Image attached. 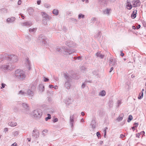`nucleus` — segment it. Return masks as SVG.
<instances>
[{
    "label": "nucleus",
    "mask_w": 146,
    "mask_h": 146,
    "mask_svg": "<svg viewBox=\"0 0 146 146\" xmlns=\"http://www.w3.org/2000/svg\"><path fill=\"white\" fill-rule=\"evenodd\" d=\"M145 132L144 131H142L140 132V134L143 135H144L145 134Z\"/></svg>",
    "instance_id": "nucleus-60"
},
{
    "label": "nucleus",
    "mask_w": 146,
    "mask_h": 146,
    "mask_svg": "<svg viewBox=\"0 0 146 146\" xmlns=\"http://www.w3.org/2000/svg\"><path fill=\"white\" fill-rule=\"evenodd\" d=\"M49 87L50 88H54L53 86L52 85H49Z\"/></svg>",
    "instance_id": "nucleus-63"
},
{
    "label": "nucleus",
    "mask_w": 146,
    "mask_h": 146,
    "mask_svg": "<svg viewBox=\"0 0 146 146\" xmlns=\"http://www.w3.org/2000/svg\"><path fill=\"white\" fill-rule=\"evenodd\" d=\"M8 56V54H3L0 55V62L2 61L3 60H7Z\"/></svg>",
    "instance_id": "nucleus-14"
},
{
    "label": "nucleus",
    "mask_w": 146,
    "mask_h": 146,
    "mask_svg": "<svg viewBox=\"0 0 146 146\" xmlns=\"http://www.w3.org/2000/svg\"><path fill=\"white\" fill-rule=\"evenodd\" d=\"M49 80L48 78H46L44 77V82H47Z\"/></svg>",
    "instance_id": "nucleus-45"
},
{
    "label": "nucleus",
    "mask_w": 146,
    "mask_h": 146,
    "mask_svg": "<svg viewBox=\"0 0 146 146\" xmlns=\"http://www.w3.org/2000/svg\"><path fill=\"white\" fill-rule=\"evenodd\" d=\"M74 114H73L72 115H71L70 116V122L72 127L73 126L74 122Z\"/></svg>",
    "instance_id": "nucleus-20"
},
{
    "label": "nucleus",
    "mask_w": 146,
    "mask_h": 146,
    "mask_svg": "<svg viewBox=\"0 0 146 146\" xmlns=\"http://www.w3.org/2000/svg\"><path fill=\"white\" fill-rule=\"evenodd\" d=\"M108 0H99V3L100 5L104 6L107 5Z\"/></svg>",
    "instance_id": "nucleus-13"
},
{
    "label": "nucleus",
    "mask_w": 146,
    "mask_h": 146,
    "mask_svg": "<svg viewBox=\"0 0 146 146\" xmlns=\"http://www.w3.org/2000/svg\"><path fill=\"white\" fill-rule=\"evenodd\" d=\"M21 24L23 26H29L32 25V23L31 22L29 21L21 23Z\"/></svg>",
    "instance_id": "nucleus-17"
},
{
    "label": "nucleus",
    "mask_w": 146,
    "mask_h": 146,
    "mask_svg": "<svg viewBox=\"0 0 146 146\" xmlns=\"http://www.w3.org/2000/svg\"><path fill=\"white\" fill-rule=\"evenodd\" d=\"M92 126V127L93 128H95L96 127V124H92L91 125Z\"/></svg>",
    "instance_id": "nucleus-47"
},
{
    "label": "nucleus",
    "mask_w": 146,
    "mask_h": 146,
    "mask_svg": "<svg viewBox=\"0 0 146 146\" xmlns=\"http://www.w3.org/2000/svg\"><path fill=\"white\" fill-rule=\"evenodd\" d=\"M96 124V121L95 120H92L91 121V125H92V124Z\"/></svg>",
    "instance_id": "nucleus-48"
},
{
    "label": "nucleus",
    "mask_w": 146,
    "mask_h": 146,
    "mask_svg": "<svg viewBox=\"0 0 146 146\" xmlns=\"http://www.w3.org/2000/svg\"><path fill=\"white\" fill-rule=\"evenodd\" d=\"M34 12L33 9L31 8H30L28 10V12L30 15H32Z\"/></svg>",
    "instance_id": "nucleus-26"
},
{
    "label": "nucleus",
    "mask_w": 146,
    "mask_h": 146,
    "mask_svg": "<svg viewBox=\"0 0 146 146\" xmlns=\"http://www.w3.org/2000/svg\"><path fill=\"white\" fill-rule=\"evenodd\" d=\"M18 134L19 133L17 131H15L13 133V135H14V136L18 135Z\"/></svg>",
    "instance_id": "nucleus-40"
},
{
    "label": "nucleus",
    "mask_w": 146,
    "mask_h": 146,
    "mask_svg": "<svg viewBox=\"0 0 146 146\" xmlns=\"http://www.w3.org/2000/svg\"><path fill=\"white\" fill-rule=\"evenodd\" d=\"M62 48L63 51H62V49L58 46L56 47L55 49L57 52L59 53H63V54L66 55L70 54L75 52L74 50H71L70 49H67L65 47L63 46Z\"/></svg>",
    "instance_id": "nucleus-1"
},
{
    "label": "nucleus",
    "mask_w": 146,
    "mask_h": 146,
    "mask_svg": "<svg viewBox=\"0 0 146 146\" xmlns=\"http://www.w3.org/2000/svg\"><path fill=\"white\" fill-rule=\"evenodd\" d=\"M120 52H121L120 56H122V57L124 55V53H123L122 51H121Z\"/></svg>",
    "instance_id": "nucleus-58"
},
{
    "label": "nucleus",
    "mask_w": 146,
    "mask_h": 146,
    "mask_svg": "<svg viewBox=\"0 0 146 146\" xmlns=\"http://www.w3.org/2000/svg\"><path fill=\"white\" fill-rule=\"evenodd\" d=\"M74 59L75 60H76L77 59L79 60H81V56H77V57H74Z\"/></svg>",
    "instance_id": "nucleus-39"
},
{
    "label": "nucleus",
    "mask_w": 146,
    "mask_h": 146,
    "mask_svg": "<svg viewBox=\"0 0 146 146\" xmlns=\"http://www.w3.org/2000/svg\"><path fill=\"white\" fill-rule=\"evenodd\" d=\"M126 6L127 8L129 10L131 9L132 7V5L129 2H127Z\"/></svg>",
    "instance_id": "nucleus-27"
},
{
    "label": "nucleus",
    "mask_w": 146,
    "mask_h": 146,
    "mask_svg": "<svg viewBox=\"0 0 146 146\" xmlns=\"http://www.w3.org/2000/svg\"><path fill=\"white\" fill-rule=\"evenodd\" d=\"M27 94L29 99H32L34 95V92L31 89H29L27 91Z\"/></svg>",
    "instance_id": "nucleus-8"
},
{
    "label": "nucleus",
    "mask_w": 146,
    "mask_h": 146,
    "mask_svg": "<svg viewBox=\"0 0 146 146\" xmlns=\"http://www.w3.org/2000/svg\"><path fill=\"white\" fill-rule=\"evenodd\" d=\"M10 62L7 65H2L1 66L0 68L3 70H12L13 69H14L15 66L13 65Z\"/></svg>",
    "instance_id": "nucleus-5"
},
{
    "label": "nucleus",
    "mask_w": 146,
    "mask_h": 146,
    "mask_svg": "<svg viewBox=\"0 0 146 146\" xmlns=\"http://www.w3.org/2000/svg\"><path fill=\"white\" fill-rule=\"evenodd\" d=\"M80 70L82 71H83V72H84V71L86 70V68L84 66H81L80 67Z\"/></svg>",
    "instance_id": "nucleus-36"
},
{
    "label": "nucleus",
    "mask_w": 146,
    "mask_h": 146,
    "mask_svg": "<svg viewBox=\"0 0 146 146\" xmlns=\"http://www.w3.org/2000/svg\"><path fill=\"white\" fill-rule=\"evenodd\" d=\"M43 17V19L46 20L47 21H49V17L48 15L46 13H43L42 14Z\"/></svg>",
    "instance_id": "nucleus-18"
},
{
    "label": "nucleus",
    "mask_w": 146,
    "mask_h": 146,
    "mask_svg": "<svg viewBox=\"0 0 146 146\" xmlns=\"http://www.w3.org/2000/svg\"><path fill=\"white\" fill-rule=\"evenodd\" d=\"M140 135V133H138L136 134V136L137 137H138V138L139 137V136Z\"/></svg>",
    "instance_id": "nucleus-59"
},
{
    "label": "nucleus",
    "mask_w": 146,
    "mask_h": 146,
    "mask_svg": "<svg viewBox=\"0 0 146 146\" xmlns=\"http://www.w3.org/2000/svg\"><path fill=\"white\" fill-rule=\"evenodd\" d=\"M15 20V18L13 17L11 18H9L7 19V22L9 23H11L14 22Z\"/></svg>",
    "instance_id": "nucleus-16"
},
{
    "label": "nucleus",
    "mask_w": 146,
    "mask_h": 146,
    "mask_svg": "<svg viewBox=\"0 0 146 146\" xmlns=\"http://www.w3.org/2000/svg\"><path fill=\"white\" fill-rule=\"evenodd\" d=\"M106 95V92L104 90H102L100 92L99 95L104 96Z\"/></svg>",
    "instance_id": "nucleus-30"
},
{
    "label": "nucleus",
    "mask_w": 146,
    "mask_h": 146,
    "mask_svg": "<svg viewBox=\"0 0 146 146\" xmlns=\"http://www.w3.org/2000/svg\"><path fill=\"white\" fill-rule=\"evenodd\" d=\"M47 21H47L46 20H45V19H43L42 23L44 25H45L47 24Z\"/></svg>",
    "instance_id": "nucleus-42"
},
{
    "label": "nucleus",
    "mask_w": 146,
    "mask_h": 146,
    "mask_svg": "<svg viewBox=\"0 0 146 146\" xmlns=\"http://www.w3.org/2000/svg\"><path fill=\"white\" fill-rule=\"evenodd\" d=\"M133 7H134L139 6L140 4V2L139 0H136L135 1L132 2Z\"/></svg>",
    "instance_id": "nucleus-15"
},
{
    "label": "nucleus",
    "mask_w": 146,
    "mask_h": 146,
    "mask_svg": "<svg viewBox=\"0 0 146 146\" xmlns=\"http://www.w3.org/2000/svg\"><path fill=\"white\" fill-rule=\"evenodd\" d=\"M109 104L110 105V106H112L113 104V102L111 100H110L109 101Z\"/></svg>",
    "instance_id": "nucleus-41"
},
{
    "label": "nucleus",
    "mask_w": 146,
    "mask_h": 146,
    "mask_svg": "<svg viewBox=\"0 0 146 146\" xmlns=\"http://www.w3.org/2000/svg\"><path fill=\"white\" fill-rule=\"evenodd\" d=\"M22 106L25 109V111L24 112L26 113H28L29 110V106L28 104L26 103H22Z\"/></svg>",
    "instance_id": "nucleus-9"
},
{
    "label": "nucleus",
    "mask_w": 146,
    "mask_h": 146,
    "mask_svg": "<svg viewBox=\"0 0 146 146\" xmlns=\"http://www.w3.org/2000/svg\"><path fill=\"white\" fill-rule=\"evenodd\" d=\"M96 135L99 138V137L100 135V134L99 132H97L96 133Z\"/></svg>",
    "instance_id": "nucleus-50"
},
{
    "label": "nucleus",
    "mask_w": 146,
    "mask_h": 146,
    "mask_svg": "<svg viewBox=\"0 0 146 146\" xmlns=\"http://www.w3.org/2000/svg\"><path fill=\"white\" fill-rule=\"evenodd\" d=\"M123 116V113H122L120 114L118 117L117 118V120L119 121H121L122 120Z\"/></svg>",
    "instance_id": "nucleus-22"
},
{
    "label": "nucleus",
    "mask_w": 146,
    "mask_h": 146,
    "mask_svg": "<svg viewBox=\"0 0 146 146\" xmlns=\"http://www.w3.org/2000/svg\"><path fill=\"white\" fill-rule=\"evenodd\" d=\"M65 44L67 46L69 47H72L75 45V43L69 40L66 41Z\"/></svg>",
    "instance_id": "nucleus-12"
},
{
    "label": "nucleus",
    "mask_w": 146,
    "mask_h": 146,
    "mask_svg": "<svg viewBox=\"0 0 146 146\" xmlns=\"http://www.w3.org/2000/svg\"><path fill=\"white\" fill-rule=\"evenodd\" d=\"M141 27V25H138L137 27V29H139Z\"/></svg>",
    "instance_id": "nucleus-61"
},
{
    "label": "nucleus",
    "mask_w": 146,
    "mask_h": 146,
    "mask_svg": "<svg viewBox=\"0 0 146 146\" xmlns=\"http://www.w3.org/2000/svg\"><path fill=\"white\" fill-rule=\"evenodd\" d=\"M15 75L17 78L20 80H23L26 78V75L24 72L21 69H17L16 70Z\"/></svg>",
    "instance_id": "nucleus-2"
},
{
    "label": "nucleus",
    "mask_w": 146,
    "mask_h": 146,
    "mask_svg": "<svg viewBox=\"0 0 146 146\" xmlns=\"http://www.w3.org/2000/svg\"><path fill=\"white\" fill-rule=\"evenodd\" d=\"M115 62L116 61L114 59H113L112 58H110V64H112V65H114L115 64Z\"/></svg>",
    "instance_id": "nucleus-23"
},
{
    "label": "nucleus",
    "mask_w": 146,
    "mask_h": 146,
    "mask_svg": "<svg viewBox=\"0 0 146 146\" xmlns=\"http://www.w3.org/2000/svg\"><path fill=\"white\" fill-rule=\"evenodd\" d=\"M5 84L3 83H2L1 84V89H2L3 88H4L5 87Z\"/></svg>",
    "instance_id": "nucleus-52"
},
{
    "label": "nucleus",
    "mask_w": 146,
    "mask_h": 146,
    "mask_svg": "<svg viewBox=\"0 0 146 146\" xmlns=\"http://www.w3.org/2000/svg\"><path fill=\"white\" fill-rule=\"evenodd\" d=\"M44 5L45 7L47 8H50L51 7L50 5L47 3H44Z\"/></svg>",
    "instance_id": "nucleus-32"
},
{
    "label": "nucleus",
    "mask_w": 146,
    "mask_h": 146,
    "mask_svg": "<svg viewBox=\"0 0 146 146\" xmlns=\"http://www.w3.org/2000/svg\"><path fill=\"white\" fill-rule=\"evenodd\" d=\"M67 13L68 15H69L70 16H71L72 14L71 12L70 11H68Z\"/></svg>",
    "instance_id": "nucleus-56"
},
{
    "label": "nucleus",
    "mask_w": 146,
    "mask_h": 146,
    "mask_svg": "<svg viewBox=\"0 0 146 146\" xmlns=\"http://www.w3.org/2000/svg\"><path fill=\"white\" fill-rule=\"evenodd\" d=\"M113 67H112L110 69V70L109 71V72L110 73L113 70Z\"/></svg>",
    "instance_id": "nucleus-62"
},
{
    "label": "nucleus",
    "mask_w": 146,
    "mask_h": 146,
    "mask_svg": "<svg viewBox=\"0 0 146 146\" xmlns=\"http://www.w3.org/2000/svg\"><path fill=\"white\" fill-rule=\"evenodd\" d=\"M96 54L97 56L99 57L102 58H103L104 57V55L101 54L100 53L98 52Z\"/></svg>",
    "instance_id": "nucleus-31"
},
{
    "label": "nucleus",
    "mask_w": 146,
    "mask_h": 146,
    "mask_svg": "<svg viewBox=\"0 0 146 146\" xmlns=\"http://www.w3.org/2000/svg\"><path fill=\"white\" fill-rule=\"evenodd\" d=\"M36 86L34 85H32L31 88V90H32L33 92L36 89Z\"/></svg>",
    "instance_id": "nucleus-35"
},
{
    "label": "nucleus",
    "mask_w": 146,
    "mask_h": 146,
    "mask_svg": "<svg viewBox=\"0 0 146 146\" xmlns=\"http://www.w3.org/2000/svg\"><path fill=\"white\" fill-rule=\"evenodd\" d=\"M7 60L9 61L10 63H14L17 61V57L13 54L8 55Z\"/></svg>",
    "instance_id": "nucleus-6"
},
{
    "label": "nucleus",
    "mask_w": 146,
    "mask_h": 146,
    "mask_svg": "<svg viewBox=\"0 0 146 146\" xmlns=\"http://www.w3.org/2000/svg\"><path fill=\"white\" fill-rule=\"evenodd\" d=\"M19 94L21 95H24L25 93L24 92L22 91V90H21L19 91Z\"/></svg>",
    "instance_id": "nucleus-44"
},
{
    "label": "nucleus",
    "mask_w": 146,
    "mask_h": 146,
    "mask_svg": "<svg viewBox=\"0 0 146 146\" xmlns=\"http://www.w3.org/2000/svg\"><path fill=\"white\" fill-rule=\"evenodd\" d=\"M38 41L40 43V44L45 46L46 45L47 42L46 41L44 36L42 34L40 35L38 38Z\"/></svg>",
    "instance_id": "nucleus-7"
},
{
    "label": "nucleus",
    "mask_w": 146,
    "mask_h": 146,
    "mask_svg": "<svg viewBox=\"0 0 146 146\" xmlns=\"http://www.w3.org/2000/svg\"><path fill=\"white\" fill-rule=\"evenodd\" d=\"M41 2V0H37V3L38 5H40Z\"/></svg>",
    "instance_id": "nucleus-46"
},
{
    "label": "nucleus",
    "mask_w": 146,
    "mask_h": 146,
    "mask_svg": "<svg viewBox=\"0 0 146 146\" xmlns=\"http://www.w3.org/2000/svg\"><path fill=\"white\" fill-rule=\"evenodd\" d=\"M42 111L41 110L37 109L33 111V114L35 118L39 119L42 116Z\"/></svg>",
    "instance_id": "nucleus-4"
},
{
    "label": "nucleus",
    "mask_w": 146,
    "mask_h": 146,
    "mask_svg": "<svg viewBox=\"0 0 146 146\" xmlns=\"http://www.w3.org/2000/svg\"><path fill=\"white\" fill-rule=\"evenodd\" d=\"M48 117L45 118V120L46 121H48V119H50L51 118V116L49 114H48Z\"/></svg>",
    "instance_id": "nucleus-37"
},
{
    "label": "nucleus",
    "mask_w": 146,
    "mask_h": 146,
    "mask_svg": "<svg viewBox=\"0 0 146 146\" xmlns=\"http://www.w3.org/2000/svg\"><path fill=\"white\" fill-rule=\"evenodd\" d=\"M71 21H74L75 22H76V21H77V20H76L75 19H74V18H71L70 19Z\"/></svg>",
    "instance_id": "nucleus-51"
},
{
    "label": "nucleus",
    "mask_w": 146,
    "mask_h": 146,
    "mask_svg": "<svg viewBox=\"0 0 146 146\" xmlns=\"http://www.w3.org/2000/svg\"><path fill=\"white\" fill-rule=\"evenodd\" d=\"M110 9H107L104 10H103V13L105 14H106L108 15L110 14Z\"/></svg>",
    "instance_id": "nucleus-25"
},
{
    "label": "nucleus",
    "mask_w": 146,
    "mask_h": 146,
    "mask_svg": "<svg viewBox=\"0 0 146 146\" xmlns=\"http://www.w3.org/2000/svg\"><path fill=\"white\" fill-rule=\"evenodd\" d=\"M39 92L40 93L43 92L44 90V86L42 84L39 85L38 87Z\"/></svg>",
    "instance_id": "nucleus-19"
},
{
    "label": "nucleus",
    "mask_w": 146,
    "mask_h": 146,
    "mask_svg": "<svg viewBox=\"0 0 146 146\" xmlns=\"http://www.w3.org/2000/svg\"><path fill=\"white\" fill-rule=\"evenodd\" d=\"M17 143H13L11 146H16Z\"/></svg>",
    "instance_id": "nucleus-64"
},
{
    "label": "nucleus",
    "mask_w": 146,
    "mask_h": 146,
    "mask_svg": "<svg viewBox=\"0 0 146 146\" xmlns=\"http://www.w3.org/2000/svg\"><path fill=\"white\" fill-rule=\"evenodd\" d=\"M133 119L132 116L131 115H129L128 117L127 121L128 122H129Z\"/></svg>",
    "instance_id": "nucleus-34"
},
{
    "label": "nucleus",
    "mask_w": 146,
    "mask_h": 146,
    "mask_svg": "<svg viewBox=\"0 0 146 146\" xmlns=\"http://www.w3.org/2000/svg\"><path fill=\"white\" fill-rule=\"evenodd\" d=\"M53 13L56 15H58L59 11L58 10L56 9H54L52 11Z\"/></svg>",
    "instance_id": "nucleus-28"
},
{
    "label": "nucleus",
    "mask_w": 146,
    "mask_h": 146,
    "mask_svg": "<svg viewBox=\"0 0 146 146\" xmlns=\"http://www.w3.org/2000/svg\"><path fill=\"white\" fill-rule=\"evenodd\" d=\"M137 12V10H135L133 11V13H132L131 15V17L132 18L135 19L136 17Z\"/></svg>",
    "instance_id": "nucleus-21"
},
{
    "label": "nucleus",
    "mask_w": 146,
    "mask_h": 146,
    "mask_svg": "<svg viewBox=\"0 0 146 146\" xmlns=\"http://www.w3.org/2000/svg\"><path fill=\"white\" fill-rule=\"evenodd\" d=\"M32 136L35 138L38 137L39 136L38 131L36 129L34 130L32 133Z\"/></svg>",
    "instance_id": "nucleus-10"
},
{
    "label": "nucleus",
    "mask_w": 146,
    "mask_h": 146,
    "mask_svg": "<svg viewBox=\"0 0 146 146\" xmlns=\"http://www.w3.org/2000/svg\"><path fill=\"white\" fill-rule=\"evenodd\" d=\"M85 84L84 83H83L81 86V88H84L85 87Z\"/></svg>",
    "instance_id": "nucleus-54"
},
{
    "label": "nucleus",
    "mask_w": 146,
    "mask_h": 146,
    "mask_svg": "<svg viewBox=\"0 0 146 146\" xmlns=\"http://www.w3.org/2000/svg\"><path fill=\"white\" fill-rule=\"evenodd\" d=\"M58 121V119L57 118H55L53 120V121L54 122H56Z\"/></svg>",
    "instance_id": "nucleus-53"
},
{
    "label": "nucleus",
    "mask_w": 146,
    "mask_h": 146,
    "mask_svg": "<svg viewBox=\"0 0 146 146\" xmlns=\"http://www.w3.org/2000/svg\"><path fill=\"white\" fill-rule=\"evenodd\" d=\"M8 125L11 126H15L17 125V123L15 122H10L8 123Z\"/></svg>",
    "instance_id": "nucleus-24"
},
{
    "label": "nucleus",
    "mask_w": 146,
    "mask_h": 146,
    "mask_svg": "<svg viewBox=\"0 0 146 146\" xmlns=\"http://www.w3.org/2000/svg\"><path fill=\"white\" fill-rule=\"evenodd\" d=\"M64 76L66 79L64 86L67 89H70L71 86V82L72 79L67 73L64 74Z\"/></svg>",
    "instance_id": "nucleus-3"
},
{
    "label": "nucleus",
    "mask_w": 146,
    "mask_h": 146,
    "mask_svg": "<svg viewBox=\"0 0 146 146\" xmlns=\"http://www.w3.org/2000/svg\"><path fill=\"white\" fill-rule=\"evenodd\" d=\"M37 29L36 28H33V29H29V32L31 33H32V32H35L36 30Z\"/></svg>",
    "instance_id": "nucleus-33"
},
{
    "label": "nucleus",
    "mask_w": 146,
    "mask_h": 146,
    "mask_svg": "<svg viewBox=\"0 0 146 146\" xmlns=\"http://www.w3.org/2000/svg\"><path fill=\"white\" fill-rule=\"evenodd\" d=\"M96 20V19L95 18H93L91 19V22L93 23H94Z\"/></svg>",
    "instance_id": "nucleus-43"
},
{
    "label": "nucleus",
    "mask_w": 146,
    "mask_h": 146,
    "mask_svg": "<svg viewBox=\"0 0 146 146\" xmlns=\"http://www.w3.org/2000/svg\"><path fill=\"white\" fill-rule=\"evenodd\" d=\"M143 96V92L141 93V94L140 93L139 94V95L138 97V98L139 99H141Z\"/></svg>",
    "instance_id": "nucleus-38"
},
{
    "label": "nucleus",
    "mask_w": 146,
    "mask_h": 146,
    "mask_svg": "<svg viewBox=\"0 0 146 146\" xmlns=\"http://www.w3.org/2000/svg\"><path fill=\"white\" fill-rule=\"evenodd\" d=\"M85 18V15L81 13H80L78 15V19H84Z\"/></svg>",
    "instance_id": "nucleus-29"
},
{
    "label": "nucleus",
    "mask_w": 146,
    "mask_h": 146,
    "mask_svg": "<svg viewBox=\"0 0 146 146\" xmlns=\"http://www.w3.org/2000/svg\"><path fill=\"white\" fill-rule=\"evenodd\" d=\"M25 63L27 68H28L29 70H30L31 69V63L28 58H26L25 61Z\"/></svg>",
    "instance_id": "nucleus-11"
},
{
    "label": "nucleus",
    "mask_w": 146,
    "mask_h": 146,
    "mask_svg": "<svg viewBox=\"0 0 146 146\" xmlns=\"http://www.w3.org/2000/svg\"><path fill=\"white\" fill-rule=\"evenodd\" d=\"M92 73L93 75H95L97 74V73L96 70H94L92 72Z\"/></svg>",
    "instance_id": "nucleus-55"
},
{
    "label": "nucleus",
    "mask_w": 146,
    "mask_h": 146,
    "mask_svg": "<svg viewBox=\"0 0 146 146\" xmlns=\"http://www.w3.org/2000/svg\"><path fill=\"white\" fill-rule=\"evenodd\" d=\"M21 0H19L18 2V5H20L21 4Z\"/></svg>",
    "instance_id": "nucleus-57"
},
{
    "label": "nucleus",
    "mask_w": 146,
    "mask_h": 146,
    "mask_svg": "<svg viewBox=\"0 0 146 146\" xmlns=\"http://www.w3.org/2000/svg\"><path fill=\"white\" fill-rule=\"evenodd\" d=\"M138 125V123H135L134 124V126L135 127H137Z\"/></svg>",
    "instance_id": "nucleus-49"
}]
</instances>
